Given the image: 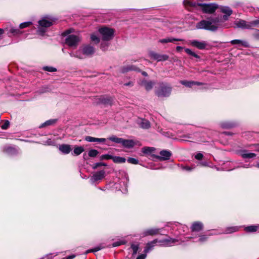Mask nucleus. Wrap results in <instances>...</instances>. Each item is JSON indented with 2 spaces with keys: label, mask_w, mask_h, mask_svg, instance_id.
Returning a JSON list of instances; mask_svg holds the SVG:
<instances>
[{
  "label": "nucleus",
  "mask_w": 259,
  "mask_h": 259,
  "mask_svg": "<svg viewBox=\"0 0 259 259\" xmlns=\"http://www.w3.org/2000/svg\"><path fill=\"white\" fill-rule=\"evenodd\" d=\"M108 139L115 143L121 144L123 147L128 149L133 148L138 143V141H135L133 140L124 139L115 136H112Z\"/></svg>",
  "instance_id": "obj_2"
},
{
  "label": "nucleus",
  "mask_w": 259,
  "mask_h": 259,
  "mask_svg": "<svg viewBox=\"0 0 259 259\" xmlns=\"http://www.w3.org/2000/svg\"><path fill=\"white\" fill-rule=\"evenodd\" d=\"M144 83L145 88L146 91H150L153 87V85L155 84V82L152 81H143Z\"/></svg>",
  "instance_id": "obj_28"
},
{
  "label": "nucleus",
  "mask_w": 259,
  "mask_h": 259,
  "mask_svg": "<svg viewBox=\"0 0 259 259\" xmlns=\"http://www.w3.org/2000/svg\"><path fill=\"white\" fill-rule=\"evenodd\" d=\"M183 49V47H181V46H177L176 48V51L178 52H180Z\"/></svg>",
  "instance_id": "obj_60"
},
{
  "label": "nucleus",
  "mask_w": 259,
  "mask_h": 259,
  "mask_svg": "<svg viewBox=\"0 0 259 259\" xmlns=\"http://www.w3.org/2000/svg\"><path fill=\"white\" fill-rule=\"evenodd\" d=\"M188 4L190 7H195L196 6H198L197 4H196L195 2H188Z\"/></svg>",
  "instance_id": "obj_54"
},
{
  "label": "nucleus",
  "mask_w": 259,
  "mask_h": 259,
  "mask_svg": "<svg viewBox=\"0 0 259 259\" xmlns=\"http://www.w3.org/2000/svg\"><path fill=\"white\" fill-rule=\"evenodd\" d=\"M228 15H224L223 16V18L224 20H227L228 18Z\"/></svg>",
  "instance_id": "obj_63"
},
{
  "label": "nucleus",
  "mask_w": 259,
  "mask_h": 259,
  "mask_svg": "<svg viewBox=\"0 0 259 259\" xmlns=\"http://www.w3.org/2000/svg\"><path fill=\"white\" fill-rule=\"evenodd\" d=\"M195 158L197 160H201L203 158V155L201 153H198L195 156Z\"/></svg>",
  "instance_id": "obj_50"
},
{
  "label": "nucleus",
  "mask_w": 259,
  "mask_h": 259,
  "mask_svg": "<svg viewBox=\"0 0 259 259\" xmlns=\"http://www.w3.org/2000/svg\"><path fill=\"white\" fill-rule=\"evenodd\" d=\"M71 32H72V31H71V29H67V30H66L65 31H64L62 33V35L63 36H65L67 35L68 34H70Z\"/></svg>",
  "instance_id": "obj_52"
},
{
  "label": "nucleus",
  "mask_w": 259,
  "mask_h": 259,
  "mask_svg": "<svg viewBox=\"0 0 259 259\" xmlns=\"http://www.w3.org/2000/svg\"><path fill=\"white\" fill-rule=\"evenodd\" d=\"M59 150L64 154H68L72 151V148L70 145L63 144L59 145Z\"/></svg>",
  "instance_id": "obj_14"
},
{
  "label": "nucleus",
  "mask_w": 259,
  "mask_h": 259,
  "mask_svg": "<svg viewBox=\"0 0 259 259\" xmlns=\"http://www.w3.org/2000/svg\"><path fill=\"white\" fill-rule=\"evenodd\" d=\"M149 56L151 59L156 60L157 61H166L169 59V56L165 54H159L153 51L149 52Z\"/></svg>",
  "instance_id": "obj_7"
},
{
  "label": "nucleus",
  "mask_w": 259,
  "mask_h": 259,
  "mask_svg": "<svg viewBox=\"0 0 259 259\" xmlns=\"http://www.w3.org/2000/svg\"><path fill=\"white\" fill-rule=\"evenodd\" d=\"M42 69L45 71L51 72L57 71V69L56 68L51 66H45Z\"/></svg>",
  "instance_id": "obj_39"
},
{
  "label": "nucleus",
  "mask_w": 259,
  "mask_h": 259,
  "mask_svg": "<svg viewBox=\"0 0 259 259\" xmlns=\"http://www.w3.org/2000/svg\"><path fill=\"white\" fill-rule=\"evenodd\" d=\"M124 85L125 86L133 87L134 85V82L133 81H130L127 83H125Z\"/></svg>",
  "instance_id": "obj_55"
},
{
  "label": "nucleus",
  "mask_w": 259,
  "mask_h": 259,
  "mask_svg": "<svg viewBox=\"0 0 259 259\" xmlns=\"http://www.w3.org/2000/svg\"><path fill=\"white\" fill-rule=\"evenodd\" d=\"M145 257H146V255H145L144 254H141L139 255L136 258V259H145Z\"/></svg>",
  "instance_id": "obj_59"
},
{
  "label": "nucleus",
  "mask_w": 259,
  "mask_h": 259,
  "mask_svg": "<svg viewBox=\"0 0 259 259\" xmlns=\"http://www.w3.org/2000/svg\"><path fill=\"white\" fill-rule=\"evenodd\" d=\"M254 146L256 148V150L259 151V144H255Z\"/></svg>",
  "instance_id": "obj_64"
},
{
  "label": "nucleus",
  "mask_w": 259,
  "mask_h": 259,
  "mask_svg": "<svg viewBox=\"0 0 259 259\" xmlns=\"http://www.w3.org/2000/svg\"><path fill=\"white\" fill-rule=\"evenodd\" d=\"M248 151L246 150H242L240 152V155L244 159L252 158L256 156V154L253 153H247Z\"/></svg>",
  "instance_id": "obj_20"
},
{
  "label": "nucleus",
  "mask_w": 259,
  "mask_h": 259,
  "mask_svg": "<svg viewBox=\"0 0 259 259\" xmlns=\"http://www.w3.org/2000/svg\"><path fill=\"white\" fill-rule=\"evenodd\" d=\"M46 32V29L45 28H44V27H40V28H39L38 29V30H37V34L40 35H42L43 36L45 32Z\"/></svg>",
  "instance_id": "obj_45"
},
{
  "label": "nucleus",
  "mask_w": 259,
  "mask_h": 259,
  "mask_svg": "<svg viewBox=\"0 0 259 259\" xmlns=\"http://www.w3.org/2000/svg\"><path fill=\"white\" fill-rule=\"evenodd\" d=\"M80 41V37L74 34L69 35L65 40V43L70 47H76Z\"/></svg>",
  "instance_id": "obj_6"
},
{
  "label": "nucleus",
  "mask_w": 259,
  "mask_h": 259,
  "mask_svg": "<svg viewBox=\"0 0 259 259\" xmlns=\"http://www.w3.org/2000/svg\"><path fill=\"white\" fill-rule=\"evenodd\" d=\"M99 153V152L96 149H91L89 151L88 155L90 157H95Z\"/></svg>",
  "instance_id": "obj_32"
},
{
  "label": "nucleus",
  "mask_w": 259,
  "mask_h": 259,
  "mask_svg": "<svg viewBox=\"0 0 259 259\" xmlns=\"http://www.w3.org/2000/svg\"><path fill=\"white\" fill-rule=\"evenodd\" d=\"M155 150L154 147H144L142 149V151L143 153L146 154H150Z\"/></svg>",
  "instance_id": "obj_31"
},
{
  "label": "nucleus",
  "mask_w": 259,
  "mask_h": 259,
  "mask_svg": "<svg viewBox=\"0 0 259 259\" xmlns=\"http://www.w3.org/2000/svg\"><path fill=\"white\" fill-rule=\"evenodd\" d=\"M108 47V44L107 42H102L101 44L100 48L104 51H105Z\"/></svg>",
  "instance_id": "obj_48"
},
{
  "label": "nucleus",
  "mask_w": 259,
  "mask_h": 259,
  "mask_svg": "<svg viewBox=\"0 0 259 259\" xmlns=\"http://www.w3.org/2000/svg\"><path fill=\"white\" fill-rule=\"evenodd\" d=\"M85 140L90 142H99V143H103L106 141L105 138H95L91 136H86L85 137Z\"/></svg>",
  "instance_id": "obj_19"
},
{
  "label": "nucleus",
  "mask_w": 259,
  "mask_h": 259,
  "mask_svg": "<svg viewBox=\"0 0 259 259\" xmlns=\"http://www.w3.org/2000/svg\"><path fill=\"white\" fill-rule=\"evenodd\" d=\"M258 226L256 225H250L244 228V230L247 233H253L256 232L258 229Z\"/></svg>",
  "instance_id": "obj_25"
},
{
  "label": "nucleus",
  "mask_w": 259,
  "mask_h": 259,
  "mask_svg": "<svg viewBox=\"0 0 259 259\" xmlns=\"http://www.w3.org/2000/svg\"><path fill=\"white\" fill-rule=\"evenodd\" d=\"M184 169H186V170H188V171H190L192 169V168H191L189 166H186L184 167Z\"/></svg>",
  "instance_id": "obj_61"
},
{
  "label": "nucleus",
  "mask_w": 259,
  "mask_h": 259,
  "mask_svg": "<svg viewBox=\"0 0 259 259\" xmlns=\"http://www.w3.org/2000/svg\"><path fill=\"white\" fill-rule=\"evenodd\" d=\"M115 101V98L110 96H103L99 98V102L105 107L112 106Z\"/></svg>",
  "instance_id": "obj_9"
},
{
  "label": "nucleus",
  "mask_w": 259,
  "mask_h": 259,
  "mask_svg": "<svg viewBox=\"0 0 259 259\" xmlns=\"http://www.w3.org/2000/svg\"><path fill=\"white\" fill-rule=\"evenodd\" d=\"M159 229L150 228L145 230L143 233V236H153L159 233Z\"/></svg>",
  "instance_id": "obj_17"
},
{
  "label": "nucleus",
  "mask_w": 259,
  "mask_h": 259,
  "mask_svg": "<svg viewBox=\"0 0 259 259\" xmlns=\"http://www.w3.org/2000/svg\"><path fill=\"white\" fill-rule=\"evenodd\" d=\"M207 237L206 235H201L200 236L199 241L201 242L206 241Z\"/></svg>",
  "instance_id": "obj_53"
},
{
  "label": "nucleus",
  "mask_w": 259,
  "mask_h": 259,
  "mask_svg": "<svg viewBox=\"0 0 259 259\" xmlns=\"http://www.w3.org/2000/svg\"><path fill=\"white\" fill-rule=\"evenodd\" d=\"M210 21L212 22V24L213 23L215 24L216 23H218L219 22V18H212V19H211Z\"/></svg>",
  "instance_id": "obj_58"
},
{
  "label": "nucleus",
  "mask_w": 259,
  "mask_h": 259,
  "mask_svg": "<svg viewBox=\"0 0 259 259\" xmlns=\"http://www.w3.org/2000/svg\"><path fill=\"white\" fill-rule=\"evenodd\" d=\"M238 230V228L236 227L229 228L227 229L228 233H233L236 232Z\"/></svg>",
  "instance_id": "obj_51"
},
{
  "label": "nucleus",
  "mask_w": 259,
  "mask_h": 259,
  "mask_svg": "<svg viewBox=\"0 0 259 259\" xmlns=\"http://www.w3.org/2000/svg\"><path fill=\"white\" fill-rule=\"evenodd\" d=\"M186 53L196 58H200V56L196 54L195 52L192 51L190 49L186 48L185 49Z\"/></svg>",
  "instance_id": "obj_36"
},
{
  "label": "nucleus",
  "mask_w": 259,
  "mask_h": 259,
  "mask_svg": "<svg viewBox=\"0 0 259 259\" xmlns=\"http://www.w3.org/2000/svg\"><path fill=\"white\" fill-rule=\"evenodd\" d=\"M175 41H184L183 39L175 38L172 37H168L159 40V42L162 44L168 43V42H174Z\"/></svg>",
  "instance_id": "obj_22"
},
{
  "label": "nucleus",
  "mask_w": 259,
  "mask_h": 259,
  "mask_svg": "<svg viewBox=\"0 0 259 259\" xmlns=\"http://www.w3.org/2000/svg\"><path fill=\"white\" fill-rule=\"evenodd\" d=\"M191 230L193 232H199L203 230V224L199 221H196L193 223L191 228Z\"/></svg>",
  "instance_id": "obj_13"
},
{
  "label": "nucleus",
  "mask_w": 259,
  "mask_h": 259,
  "mask_svg": "<svg viewBox=\"0 0 259 259\" xmlns=\"http://www.w3.org/2000/svg\"><path fill=\"white\" fill-rule=\"evenodd\" d=\"M157 242V240L155 239L153 241L148 243L147 244L146 248L145 249V250L148 251V250H151L152 248V247L154 246V244H155Z\"/></svg>",
  "instance_id": "obj_34"
},
{
  "label": "nucleus",
  "mask_w": 259,
  "mask_h": 259,
  "mask_svg": "<svg viewBox=\"0 0 259 259\" xmlns=\"http://www.w3.org/2000/svg\"><path fill=\"white\" fill-rule=\"evenodd\" d=\"M230 43L232 44V45H237V44H239V45H241V46H242L243 47H249V44H248V42H247V41H242L241 40H240V39H234V40H232L230 41Z\"/></svg>",
  "instance_id": "obj_23"
},
{
  "label": "nucleus",
  "mask_w": 259,
  "mask_h": 259,
  "mask_svg": "<svg viewBox=\"0 0 259 259\" xmlns=\"http://www.w3.org/2000/svg\"><path fill=\"white\" fill-rule=\"evenodd\" d=\"M186 53L196 58H200V56L196 54L195 52L192 51L190 49L186 48L185 49Z\"/></svg>",
  "instance_id": "obj_35"
},
{
  "label": "nucleus",
  "mask_w": 259,
  "mask_h": 259,
  "mask_svg": "<svg viewBox=\"0 0 259 259\" xmlns=\"http://www.w3.org/2000/svg\"><path fill=\"white\" fill-rule=\"evenodd\" d=\"M141 72L143 76H148V74H147V73L146 72L144 71H142L141 70Z\"/></svg>",
  "instance_id": "obj_62"
},
{
  "label": "nucleus",
  "mask_w": 259,
  "mask_h": 259,
  "mask_svg": "<svg viewBox=\"0 0 259 259\" xmlns=\"http://www.w3.org/2000/svg\"><path fill=\"white\" fill-rule=\"evenodd\" d=\"M9 126H10V122L7 120H4V124H2L1 127L3 130H7Z\"/></svg>",
  "instance_id": "obj_44"
},
{
  "label": "nucleus",
  "mask_w": 259,
  "mask_h": 259,
  "mask_svg": "<svg viewBox=\"0 0 259 259\" xmlns=\"http://www.w3.org/2000/svg\"><path fill=\"white\" fill-rule=\"evenodd\" d=\"M181 83L187 87L191 88L193 85H201L203 84L202 82L195 81H187L186 80L181 81Z\"/></svg>",
  "instance_id": "obj_18"
},
{
  "label": "nucleus",
  "mask_w": 259,
  "mask_h": 259,
  "mask_svg": "<svg viewBox=\"0 0 259 259\" xmlns=\"http://www.w3.org/2000/svg\"><path fill=\"white\" fill-rule=\"evenodd\" d=\"M95 52V48L91 45H87L82 49V53L87 56H91Z\"/></svg>",
  "instance_id": "obj_15"
},
{
  "label": "nucleus",
  "mask_w": 259,
  "mask_h": 259,
  "mask_svg": "<svg viewBox=\"0 0 259 259\" xmlns=\"http://www.w3.org/2000/svg\"><path fill=\"white\" fill-rule=\"evenodd\" d=\"M140 126L142 128L148 129L150 127V123L148 120L142 119Z\"/></svg>",
  "instance_id": "obj_30"
},
{
  "label": "nucleus",
  "mask_w": 259,
  "mask_h": 259,
  "mask_svg": "<svg viewBox=\"0 0 259 259\" xmlns=\"http://www.w3.org/2000/svg\"><path fill=\"white\" fill-rule=\"evenodd\" d=\"M91 39L95 44H99L100 41L99 37H98L97 35H96L95 34H93L91 35Z\"/></svg>",
  "instance_id": "obj_37"
},
{
  "label": "nucleus",
  "mask_w": 259,
  "mask_h": 259,
  "mask_svg": "<svg viewBox=\"0 0 259 259\" xmlns=\"http://www.w3.org/2000/svg\"><path fill=\"white\" fill-rule=\"evenodd\" d=\"M112 155L109 154H103L100 157V160L112 159Z\"/></svg>",
  "instance_id": "obj_40"
},
{
  "label": "nucleus",
  "mask_w": 259,
  "mask_h": 259,
  "mask_svg": "<svg viewBox=\"0 0 259 259\" xmlns=\"http://www.w3.org/2000/svg\"><path fill=\"white\" fill-rule=\"evenodd\" d=\"M160 155H152V157L156 158L160 161L167 160L170 159L172 154L170 151L163 150L159 153Z\"/></svg>",
  "instance_id": "obj_8"
},
{
  "label": "nucleus",
  "mask_w": 259,
  "mask_h": 259,
  "mask_svg": "<svg viewBox=\"0 0 259 259\" xmlns=\"http://www.w3.org/2000/svg\"><path fill=\"white\" fill-rule=\"evenodd\" d=\"M31 24H32L31 22H25L22 23L20 24L19 28L20 29H23V28L29 27Z\"/></svg>",
  "instance_id": "obj_41"
},
{
  "label": "nucleus",
  "mask_w": 259,
  "mask_h": 259,
  "mask_svg": "<svg viewBox=\"0 0 259 259\" xmlns=\"http://www.w3.org/2000/svg\"><path fill=\"white\" fill-rule=\"evenodd\" d=\"M190 44L194 47H196L200 50H203L205 49L207 44L204 41H199L197 40H191L190 41Z\"/></svg>",
  "instance_id": "obj_12"
},
{
  "label": "nucleus",
  "mask_w": 259,
  "mask_h": 259,
  "mask_svg": "<svg viewBox=\"0 0 259 259\" xmlns=\"http://www.w3.org/2000/svg\"><path fill=\"white\" fill-rule=\"evenodd\" d=\"M257 25H259L258 20H255L249 22V25H250V29H251L252 27L255 26Z\"/></svg>",
  "instance_id": "obj_47"
},
{
  "label": "nucleus",
  "mask_w": 259,
  "mask_h": 259,
  "mask_svg": "<svg viewBox=\"0 0 259 259\" xmlns=\"http://www.w3.org/2000/svg\"><path fill=\"white\" fill-rule=\"evenodd\" d=\"M39 25L44 28H48L53 25L52 22L47 20L46 19H42L38 21Z\"/></svg>",
  "instance_id": "obj_21"
},
{
  "label": "nucleus",
  "mask_w": 259,
  "mask_h": 259,
  "mask_svg": "<svg viewBox=\"0 0 259 259\" xmlns=\"http://www.w3.org/2000/svg\"><path fill=\"white\" fill-rule=\"evenodd\" d=\"M197 5L201 8L202 12L204 14H212L219 8L218 5L215 3H197Z\"/></svg>",
  "instance_id": "obj_5"
},
{
  "label": "nucleus",
  "mask_w": 259,
  "mask_h": 259,
  "mask_svg": "<svg viewBox=\"0 0 259 259\" xmlns=\"http://www.w3.org/2000/svg\"><path fill=\"white\" fill-rule=\"evenodd\" d=\"M75 257V255L72 254V255H68L67 256H65V257L62 258V259H73Z\"/></svg>",
  "instance_id": "obj_57"
},
{
  "label": "nucleus",
  "mask_w": 259,
  "mask_h": 259,
  "mask_svg": "<svg viewBox=\"0 0 259 259\" xmlns=\"http://www.w3.org/2000/svg\"><path fill=\"white\" fill-rule=\"evenodd\" d=\"M10 32L14 35H19L22 33V32L19 29L11 28Z\"/></svg>",
  "instance_id": "obj_42"
},
{
  "label": "nucleus",
  "mask_w": 259,
  "mask_h": 259,
  "mask_svg": "<svg viewBox=\"0 0 259 259\" xmlns=\"http://www.w3.org/2000/svg\"><path fill=\"white\" fill-rule=\"evenodd\" d=\"M5 151L6 152H13L15 151V149L14 148H12V147H8L7 148V149H6L5 150Z\"/></svg>",
  "instance_id": "obj_56"
},
{
  "label": "nucleus",
  "mask_w": 259,
  "mask_h": 259,
  "mask_svg": "<svg viewBox=\"0 0 259 259\" xmlns=\"http://www.w3.org/2000/svg\"><path fill=\"white\" fill-rule=\"evenodd\" d=\"M131 247L133 250V254H136L139 249L138 245L132 244Z\"/></svg>",
  "instance_id": "obj_46"
},
{
  "label": "nucleus",
  "mask_w": 259,
  "mask_h": 259,
  "mask_svg": "<svg viewBox=\"0 0 259 259\" xmlns=\"http://www.w3.org/2000/svg\"><path fill=\"white\" fill-rule=\"evenodd\" d=\"M172 89L171 85L168 82L160 81L155 87L154 94L159 98H167L171 95Z\"/></svg>",
  "instance_id": "obj_1"
},
{
  "label": "nucleus",
  "mask_w": 259,
  "mask_h": 259,
  "mask_svg": "<svg viewBox=\"0 0 259 259\" xmlns=\"http://www.w3.org/2000/svg\"><path fill=\"white\" fill-rule=\"evenodd\" d=\"M125 243V242L124 241H116V242H114L112 244V246L113 247H117V246H119L122 244H124Z\"/></svg>",
  "instance_id": "obj_49"
},
{
  "label": "nucleus",
  "mask_w": 259,
  "mask_h": 259,
  "mask_svg": "<svg viewBox=\"0 0 259 259\" xmlns=\"http://www.w3.org/2000/svg\"><path fill=\"white\" fill-rule=\"evenodd\" d=\"M107 166V164L104 162H97L93 165L92 168L94 169H96L98 167H99L100 166Z\"/></svg>",
  "instance_id": "obj_38"
},
{
  "label": "nucleus",
  "mask_w": 259,
  "mask_h": 259,
  "mask_svg": "<svg viewBox=\"0 0 259 259\" xmlns=\"http://www.w3.org/2000/svg\"><path fill=\"white\" fill-rule=\"evenodd\" d=\"M131 71H134L137 72H141V70L134 65H127L121 67L120 71L122 73H125Z\"/></svg>",
  "instance_id": "obj_10"
},
{
  "label": "nucleus",
  "mask_w": 259,
  "mask_h": 259,
  "mask_svg": "<svg viewBox=\"0 0 259 259\" xmlns=\"http://www.w3.org/2000/svg\"><path fill=\"white\" fill-rule=\"evenodd\" d=\"M221 12L228 16H230L232 13V10L229 7H223L221 9Z\"/></svg>",
  "instance_id": "obj_33"
},
{
  "label": "nucleus",
  "mask_w": 259,
  "mask_h": 259,
  "mask_svg": "<svg viewBox=\"0 0 259 259\" xmlns=\"http://www.w3.org/2000/svg\"><path fill=\"white\" fill-rule=\"evenodd\" d=\"M99 32L102 36L103 40L109 41L113 39L115 30L107 27H103L99 29Z\"/></svg>",
  "instance_id": "obj_4"
},
{
  "label": "nucleus",
  "mask_w": 259,
  "mask_h": 259,
  "mask_svg": "<svg viewBox=\"0 0 259 259\" xmlns=\"http://www.w3.org/2000/svg\"><path fill=\"white\" fill-rule=\"evenodd\" d=\"M56 121H57L56 119H52L48 120L46 121L45 122H44V123H42L39 126V127L42 128V127H46L47 126L53 125V124H55L56 122Z\"/></svg>",
  "instance_id": "obj_29"
},
{
  "label": "nucleus",
  "mask_w": 259,
  "mask_h": 259,
  "mask_svg": "<svg viewBox=\"0 0 259 259\" xmlns=\"http://www.w3.org/2000/svg\"><path fill=\"white\" fill-rule=\"evenodd\" d=\"M235 25L238 28H241L243 29H250L249 22L248 23L245 20H239V21H236Z\"/></svg>",
  "instance_id": "obj_16"
},
{
  "label": "nucleus",
  "mask_w": 259,
  "mask_h": 259,
  "mask_svg": "<svg viewBox=\"0 0 259 259\" xmlns=\"http://www.w3.org/2000/svg\"><path fill=\"white\" fill-rule=\"evenodd\" d=\"M196 27L198 29H204L214 32L218 29V26L212 24L210 21L202 20L196 24Z\"/></svg>",
  "instance_id": "obj_3"
},
{
  "label": "nucleus",
  "mask_w": 259,
  "mask_h": 259,
  "mask_svg": "<svg viewBox=\"0 0 259 259\" xmlns=\"http://www.w3.org/2000/svg\"><path fill=\"white\" fill-rule=\"evenodd\" d=\"M127 161L128 163L133 164H138L139 163V160L138 159L132 157H128Z\"/></svg>",
  "instance_id": "obj_43"
},
{
  "label": "nucleus",
  "mask_w": 259,
  "mask_h": 259,
  "mask_svg": "<svg viewBox=\"0 0 259 259\" xmlns=\"http://www.w3.org/2000/svg\"><path fill=\"white\" fill-rule=\"evenodd\" d=\"M106 175V172L104 170H101L97 171L93 174L91 178L92 182H95L99 180H101L104 179Z\"/></svg>",
  "instance_id": "obj_11"
},
{
  "label": "nucleus",
  "mask_w": 259,
  "mask_h": 259,
  "mask_svg": "<svg viewBox=\"0 0 259 259\" xmlns=\"http://www.w3.org/2000/svg\"><path fill=\"white\" fill-rule=\"evenodd\" d=\"M112 160L115 163H122L126 161V159L124 157L112 156Z\"/></svg>",
  "instance_id": "obj_27"
},
{
  "label": "nucleus",
  "mask_w": 259,
  "mask_h": 259,
  "mask_svg": "<svg viewBox=\"0 0 259 259\" xmlns=\"http://www.w3.org/2000/svg\"><path fill=\"white\" fill-rule=\"evenodd\" d=\"M84 151V149L82 146H75L73 148V154L78 156Z\"/></svg>",
  "instance_id": "obj_26"
},
{
  "label": "nucleus",
  "mask_w": 259,
  "mask_h": 259,
  "mask_svg": "<svg viewBox=\"0 0 259 259\" xmlns=\"http://www.w3.org/2000/svg\"><path fill=\"white\" fill-rule=\"evenodd\" d=\"M235 126L236 124L234 122L230 121H225L221 123V126L223 128L229 129L234 127Z\"/></svg>",
  "instance_id": "obj_24"
}]
</instances>
